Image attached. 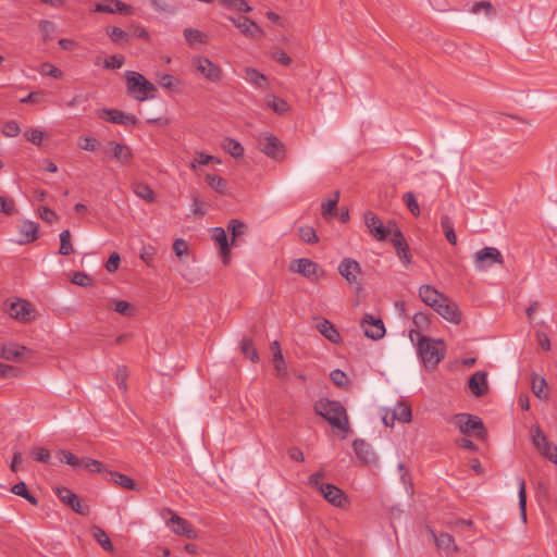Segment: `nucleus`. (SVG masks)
<instances>
[{
    "label": "nucleus",
    "instance_id": "2f4dec72",
    "mask_svg": "<svg viewBox=\"0 0 557 557\" xmlns=\"http://www.w3.org/2000/svg\"><path fill=\"white\" fill-rule=\"evenodd\" d=\"M91 535L95 539V541L98 542V544L107 552L113 550V545L106 533L103 529H101L98 525H92L90 529Z\"/></svg>",
    "mask_w": 557,
    "mask_h": 557
},
{
    "label": "nucleus",
    "instance_id": "4d7b16f0",
    "mask_svg": "<svg viewBox=\"0 0 557 557\" xmlns=\"http://www.w3.org/2000/svg\"><path fill=\"white\" fill-rule=\"evenodd\" d=\"M81 467L85 468L89 472H102L103 466L100 461L92 458H83Z\"/></svg>",
    "mask_w": 557,
    "mask_h": 557
},
{
    "label": "nucleus",
    "instance_id": "412c9836",
    "mask_svg": "<svg viewBox=\"0 0 557 557\" xmlns=\"http://www.w3.org/2000/svg\"><path fill=\"white\" fill-rule=\"evenodd\" d=\"M419 296L426 306L433 309H435L442 301H446V296L431 285H422L419 288Z\"/></svg>",
    "mask_w": 557,
    "mask_h": 557
},
{
    "label": "nucleus",
    "instance_id": "0e129e2a",
    "mask_svg": "<svg viewBox=\"0 0 557 557\" xmlns=\"http://www.w3.org/2000/svg\"><path fill=\"white\" fill-rule=\"evenodd\" d=\"M21 128L16 121L12 120L4 124L3 126V135L7 137H15L20 134Z\"/></svg>",
    "mask_w": 557,
    "mask_h": 557
},
{
    "label": "nucleus",
    "instance_id": "a211bd4d",
    "mask_svg": "<svg viewBox=\"0 0 557 557\" xmlns=\"http://www.w3.org/2000/svg\"><path fill=\"white\" fill-rule=\"evenodd\" d=\"M361 326L363 329L364 335L371 339H380L385 334V327L382 320L374 319L370 314H367L363 318Z\"/></svg>",
    "mask_w": 557,
    "mask_h": 557
},
{
    "label": "nucleus",
    "instance_id": "bf43d9fd",
    "mask_svg": "<svg viewBox=\"0 0 557 557\" xmlns=\"http://www.w3.org/2000/svg\"><path fill=\"white\" fill-rule=\"evenodd\" d=\"M32 457L39 462L50 463V453L44 447H36L30 451Z\"/></svg>",
    "mask_w": 557,
    "mask_h": 557
},
{
    "label": "nucleus",
    "instance_id": "0eeeda50",
    "mask_svg": "<svg viewBox=\"0 0 557 557\" xmlns=\"http://www.w3.org/2000/svg\"><path fill=\"white\" fill-rule=\"evenodd\" d=\"M533 445L542 456L549 461L557 463V446L552 444L539 425H533L530 430Z\"/></svg>",
    "mask_w": 557,
    "mask_h": 557
},
{
    "label": "nucleus",
    "instance_id": "f8f14e48",
    "mask_svg": "<svg viewBox=\"0 0 557 557\" xmlns=\"http://www.w3.org/2000/svg\"><path fill=\"white\" fill-rule=\"evenodd\" d=\"M9 314L11 318L23 323H28L36 319V311L34 307L25 299H17L16 301L11 302Z\"/></svg>",
    "mask_w": 557,
    "mask_h": 557
},
{
    "label": "nucleus",
    "instance_id": "9b49d317",
    "mask_svg": "<svg viewBox=\"0 0 557 557\" xmlns=\"http://www.w3.org/2000/svg\"><path fill=\"white\" fill-rule=\"evenodd\" d=\"M364 223L370 232V234L376 240H385L389 234L392 233L393 223H388V225H384L380 218L371 211H367L364 213Z\"/></svg>",
    "mask_w": 557,
    "mask_h": 557
},
{
    "label": "nucleus",
    "instance_id": "c85d7f7f",
    "mask_svg": "<svg viewBox=\"0 0 557 557\" xmlns=\"http://www.w3.org/2000/svg\"><path fill=\"white\" fill-rule=\"evenodd\" d=\"M436 546L438 549L445 552L446 554H453L457 552L458 547L455 543L454 537L448 533H441L438 535H433Z\"/></svg>",
    "mask_w": 557,
    "mask_h": 557
},
{
    "label": "nucleus",
    "instance_id": "5fc2aeb1",
    "mask_svg": "<svg viewBox=\"0 0 557 557\" xmlns=\"http://www.w3.org/2000/svg\"><path fill=\"white\" fill-rule=\"evenodd\" d=\"M227 231L232 233L231 244H234L236 237L244 233V223L238 220H231L227 225Z\"/></svg>",
    "mask_w": 557,
    "mask_h": 557
},
{
    "label": "nucleus",
    "instance_id": "49530a36",
    "mask_svg": "<svg viewBox=\"0 0 557 557\" xmlns=\"http://www.w3.org/2000/svg\"><path fill=\"white\" fill-rule=\"evenodd\" d=\"M129 376V372L125 366H121L117 368L115 372V381L119 388L123 392H127V379Z\"/></svg>",
    "mask_w": 557,
    "mask_h": 557
},
{
    "label": "nucleus",
    "instance_id": "f03ea898",
    "mask_svg": "<svg viewBox=\"0 0 557 557\" xmlns=\"http://www.w3.org/2000/svg\"><path fill=\"white\" fill-rule=\"evenodd\" d=\"M317 414L324 418L334 429L344 433L349 431V421L346 409L339 401L321 398L314 404Z\"/></svg>",
    "mask_w": 557,
    "mask_h": 557
},
{
    "label": "nucleus",
    "instance_id": "b1692460",
    "mask_svg": "<svg viewBox=\"0 0 557 557\" xmlns=\"http://www.w3.org/2000/svg\"><path fill=\"white\" fill-rule=\"evenodd\" d=\"M468 386L475 397H481L488 391L487 374L484 371H476L469 379Z\"/></svg>",
    "mask_w": 557,
    "mask_h": 557
},
{
    "label": "nucleus",
    "instance_id": "dca6fc26",
    "mask_svg": "<svg viewBox=\"0 0 557 557\" xmlns=\"http://www.w3.org/2000/svg\"><path fill=\"white\" fill-rule=\"evenodd\" d=\"M221 7L227 11L238 12L236 15H227V20L242 32H244V16L242 11L244 10V0H219Z\"/></svg>",
    "mask_w": 557,
    "mask_h": 557
},
{
    "label": "nucleus",
    "instance_id": "58836bf2",
    "mask_svg": "<svg viewBox=\"0 0 557 557\" xmlns=\"http://www.w3.org/2000/svg\"><path fill=\"white\" fill-rule=\"evenodd\" d=\"M11 492L17 496L25 498L34 506L38 504V499L33 494H30L25 482H18L14 484L11 487Z\"/></svg>",
    "mask_w": 557,
    "mask_h": 557
},
{
    "label": "nucleus",
    "instance_id": "72a5a7b5",
    "mask_svg": "<svg viewBox=\"0 0 557 557\" xmlns=\"http://www.w3.org/2000/svg\"><path fill=\"white\" fill-rule=\"evenodd\" d=\"M392 414L397 421L403 423H409L412 417L411 408L404 403H398L392 409Z\"/></svg>",
    "mask_w": 557,
    "mask_h": 557
},
{
    "label": "nucleus",
    "instance_id": "e2e57ef3",
    "mask_svg": "<svg viewBox=\"0 0 557 557\" xmlns=\"http://www.w3.org/2000/svg\"><path fill=\"white\" fill-rule=\"evenodd\" d=\"M107 33L110 36L111 40L114 42H121L123 40L128 39L127 34L122 28H120L117 26L108 28Z\"/></svg>",
    "mask_w": 557,
    "mask_h": 557
},
{
    "label": "nucleus",
    "instance_id": "c756f323",
    "mask_svg": "<svg viewBox=\"0 0 557 557\" xmlns=\"http://www.w3.org/2000/svg\"><path fill=\"white\" fill-rule=\"evenodd\" d=\"M274 374L275 376L284 384L289 381V371L287 368V363L284 359V356H278V358L272 359Z\"/></svg>",
    "mask_w": 557,
    "mask_h": 557
},
{
    "label": "nucleus",
    "instance_id": "69168bd1",
    "mask_svg": "<svg viewBox=\"0 0 557 557\" xmlns=\"http://www.w3.org/2000/svg\"><path fill=\"white\" fill-rule=\"evenodd\" d=\"M124 63V57L120 54L111 55L109 59L104 60V67L106 69H120Z\"/></svg>",
    "mask_w": 557,
    "mask_h": 557
},
{
    "label": "nucleus",
    "instance_id": "e433bc0d",
    "mask_svg": "<svg viewBox=\"0 0 557 557\" xmlns=\"http://www.w3.org/2000/svg\"><path fill=\"white\" fill-rule=\"evenodd\" d=\"M222 148L234 158H239L244 153V147L242 144L231 137L223 139Z\"/></svg>",
    "mask_w": 557,
    "mask_h": 557
},
{
    "label": "nucleus",
    "instance_id": "a18cd8bd",
    "mask_svg": "<svg viewBox=\"0 0 557 557\" xmlns=\"http://www.w3.org/2000/svg\"><path fill=\"white\" fill-rule=\"evenodd\" d=\"M298 234L300 239L306 244H315L319 240L315 230L312 226L306 225L299 227Z\"/></svg>",
    "mask_w": 557,
    "mask_h": 557
},
{
    "label": "nucleus",
    "instance_id": "ea45409f",
    "mask_svg": "<svg viewBox=\"0 0 557 557\" xmlns=\"http://www.w3.org/2000/svg\"><path fill=\"white\" fill-rule=\"evenodd\" d=\"M441 226L445 234L446 239L451 244H457V236L454 230V223L448 215H442L441 218Z\"/></svg>",
    "mask_w": 557,
    "mask_h": 557
},
{
    "label": "nucleus",
    "instance_id": "7ed1b4c3",
    "mask_svg": "<svg viewBox=\"0 0 557 557\" xmlns=\"http://www.w3.org/2000/svg\"><path fill=\"white\" fill-rule=\"evenodd\" d=\"M127 94L137 101H145L153 98L156 86L138 72L129 71L126 73Z\"/></svg>",
    "mask_w": 557,
    "mask_h": 557
},
{
    "label": "nucleus",
    "instance_id": "cd10ccee",
    "mask_svg": "<svg viewBox=\"0 0 557 557\" xmlns=\"http://www.w3.org/2000/svg\"><path fill=\"white\" fill-rule=\"evenodd\" d=\"M354 450L357 457L364 463L372 462L374 460V453L371 446L363 440H356L352 443Z\"/></svg>",
    "mask_w": 557,
    "mask_h": 557
},
{
    "label": "nucleus",
    "instance_id": "4be33fe9",
    "mask_svg": "<svg viewBox=\"0 0 557 557\" xmlns=\"http://www.w3.org/2000/svg\"><path fill=\"white\" fill-rule=\"evenodd\" d=\"M100 117L106 119L111 123L121 125H135L137 123V117L135 115L126 114L117 109H106L102 111Z\"/></svg>",
    "mask_w": 557,
    "mask_h": 557
},
{
    "label": "nucleus",
    "instance_id": "7c9ffc66",
    "mask_svg": "<svg viewBox=\"0 0 557 557\" xmlns=\"http://www.w3.org/2000/svg\"><path fill=\"white\" fill-rule=\"evenodd\" d=\"M265 104L277 114H285L289 110L288 103L273 94L267 95Z\"/></svg>",
    "mask_w": 557,
    "mask_h": 557
},
{
    "label": "nucleus",
    "instance_id": "8fccbe9b",
    "mask_svg": "<svg viewBox=\"0 0 557 557\" xmlns=\"http://www.w3.org/2000/svg\"><path fill=\"white\" fill-rule=\"evenodd\" d=\"M60 456L59 460L60 462H65L70 465L73 468H79L82 463V459H78L74 454L67 450H60L58 453Z\"/></svg>",
    "mask_w": 557,
    "mask_h": 557
},
{
    "label": "nucleus",
    "instance_id": "6e6552de",
    "mask_svg": "<svg viewBox=\"0 0 557 557\" xmlns=\"http://www.w3.org/2000/svg\"><path fill=\"white\" fill-rule=\"evenodd\" d=\"M289 270L311 281H318L324 276V271L319 264L308 258L293 260Z\"/></svg>",
    "mask_w": 557,
    "mask_h": 557
},
{
    "label": "nucleus",
    "instance_id": "c9c22d12",
    "mask_svg": "<svg viewBox=\"0 0 557 557\" xmlns=\"http://www.w3.org/2000/svg\"><path fill=\"white\" fill-rule=\"evenodd\" d=\"M547 383L546 380L537 374L532 375V392L540 399H546L548 397V393L546 391Z\"/></svg>",
    "mask_w": 557,
    "mask_h": 557
},
{
    "label": "nucleus",
    "instance_id": "aec40b11",
    "mask_svg": "<svg viewBox=\"0 0 557 557\" xmlns=\"http://www.w3.org/2000/svg\"><path fill=\"white\" fill-rule=\"evenodd\" d=\"M321 494L326 502L335 507H344L347 504L346 494L334 484L327 483Z\"/></svg>",
    "mask_w": 557,
    "mask_h": 557
},
{
    "label": "nucleus",
    "instance_id": "473e14b6",
    "mask_svg": "<svg viewBox=\"0 0 557 557\" xmlns=\"http://www.w3.org/2000/svg\"><path fill=\"white\" fill-rule=\"evenodd\" d=\"M109 475L117 485L122 486L125 490H128V491H137L138 490L137 483L126 474H122V473L115 472V471H110Z\"/></svg>",
    "mask_w": 557,
    "mask_h": 557
},
{
    "label": "nucleus",
    "instance_id": "ddd939ff",
    "mask_svg": "<svg viewBox=\"0 0 557 557\" xmlns=\"http://www.w3.org/2000/svg\"><path fill=\"white\" fill-rule=\"evenodd\" d=\"M338 272L349 284H360L362 271L357 260L344 258L338 265Z\"/></svg>",
    "mask_w": 557,
    "mask_h": 557
},
{
    "label": "nucleus",
    "instance_id": "09e8293b",
    "mask_svg": "<svg viewBox=\"0 0 557 557\" xmlns=\"http://www.w3.org/2000/svg\"><path fill=\"white\" fill-rule=\"evenodd\" d=\"M403 200H404L405 205L407 206V208L409 209V211L414 216H418L420 214V207H419V203H418L413 193L408 191V193L404 194Z\"/></svg>",
    "mask_w": 557,
    "mask_h": 557
},
{
    "label": "nucleus",
    "instance_id": "680f3d73",
    "mask_svg": "<svg viewBox=\"0 0 557 557\" xmlns=\"http://www.w3.org/2000/svg\"><path fill=\"white\" fill-rule=\"evenodd\" d=\"M208 185L216 191H222L225 187V182L215 174H208L206 176Z\"/></svg>",
    "mask_w": 557,
    "mask_h": 557
},
{
    "label": "nucleus",
    "instance_id": "bb28decb",
    "mask_svg": "<svg viewBox=\"0 0 557 557\" xmlns=\"http://www.w3.org/2000/svg\"><path fill=\"white\" fill-rule=\"evenodd\" d=\"M39 225L33 221L25 220L23 221L20 233L23 236V239L20 240V244H28L33 243L38 238Z\"/></svg>",
    "mask_w": 557,
    "mask_h": 557
},
{
    "label": "nucleus",
    "instance_id": "37998d69",
    "mask_svg": "<svg viewBox=\"0 0 557 557\" xmlns=\"http://www.w3.org/2000/svg\"><path fill=\"white\" fill-rule=\"evenodd\" d=\"M60 249L59 253L62 256H69L74 252L73 245L71 243V232L69 230H64L60 234Z\"/></svg>",
    "mask_w": 557,
    "mask_h": 557
},
{
    "label": "nucleus",
    "instance_id": "79ce46f5",
    "mask_svg": "<svg viewBox=\"0 0 557 557\" xmlns=\"http://www.w3.org/2000/svg\"><path fill=\"white\" fill-rule=\"evenodd\" d=\"M265 36L264 30L252 20L246 17V37L260 40Z\"/></svg>",
    "mask_w": 557,
    "mask_h": 557
},
{
    "label": "nucleus",
    "instance_id": "338daca9",
    "mask_svg": "<svg viewBox=\"0 0 557 557\" xmlns=\"http://www.w3.org/2000/svg\"><path fill=\"white\" fill-rule=\"evenodd\" d=\"M331 380L337 386H344L347 384V375L339 369H335L331 372Z\"/></svg>",
    "mask_w": 557,
    "mask_h": 557
},
{
    "label": "nucleus",
    "instance_id": "774afa93",
    "mask_svg": "<svg viewBox=\"0 0 557 557\" xmlns=\"http://www.w3.org/2000/svg\"><path fill=\"white\" fill-rule=\"evenodd\" d=\"M120 255L117 252H112L106 263V269L109 273H113L119 269L120 264Z\"/></svg>",
    "mask_w": 557,
    "mask_h": 557
},
{
    "label": "nucleus",
    "instance_id": "2eb2a0df",
    "mask_svg": "<svg viewBox=\"0 0 557 557\" xmlns=\"http://www.w3.org/2000/svg\"><path fill=\"white\" fill-rule=\"evenodd\" d=\"M212 239L219 245V255L225 265L230 264L231 251L230 247L233 245L227 238L226 232L223 227H213L210 230Z\"/></svg>",
    "mask_w": 557,
    "mask_h": 557
},
{
    "label": "nucleus",
    "instance_id": "20e7f679",
    "mask_svg": "<svg viewBox=\"0 0 557 557\" xmlns=\"http://www.w3.org/2000/svg\"><path fill=\"white\" fill-rule=\"evenodd\" d=\"M258 149L267 157L275 160L283 161L286 158L285 145L273 134H261L257 139Z\"/></svg>",
    "mask_w": 557,
    "mask_h": 557
},
{
    "label": "nucleus",
    "instance_id": "4c0bfd02",
    "mask_svg": "<svg viewBox=\"0 0 557 557\" xmlns=\"http://www.w3.org/2000/svg\"><path fill=\"white\" fill-rule=\"evenodd\" d=\"M184 37H185V40L190 46H195L197 44H205L207 41V35L205 33H202L201 30H199L197 28H191V27L184 29Z\"/></svg>",
    "mask_w": 557,
    "mask_h": 557
},
{
    "label": "nucleus",
    "instance_id": "6ab92c4d",
    "mask_svg": "<svg viewBox=\"0 0 557 557\" xmlns=\"http://www.w3.org/2000/svg\"><path fill=\"white\" fill-rule=\"evenodd\" d=\"M196 70L210 81H218L220 78V69L212 63L209 59L197 57L193 61Z\"/></svg>",
    "mask_w": 557,
    "mask_h": 557
},
{
    "label": "nucleus",
    "instance_id": "1a4fd4ad",
    "mask_svg": "<svg viewBox=\"0 0 557 557\" xmlns=\"http://www.w3.org/2000/svg\"><path fill=\"white\" fill-rule=\"evenodd\" d=\"M54 493L59 497V499L71 507L76 513L82 516H88L90 512V508L87 504L83 503L81 498L73 493L70 488L65 486L55 487Z\"/></svg>",
    "mask_w": 557,
    "mask_h": 557
},
{
    "label": "nucleus",
    "instance_id": "423d86ee",
    "mask_svg": "<svg viewBox=\"0 0 557 557\" xmlns=\"http://www.w3.org/2000/svg\"><path fill=\"white\" fill-rule=\"evenodd\" d=\"M473 263L476 271H484L494 264H503L504 257L496 247H484L473 255Z\"/></svg>",
    "mask_w": 557,
    "mask_h": 557
},
{
    "label": "nucleus",
    "instance_id": "052dcab7",
    "mask_svg": "<svg viewBox=\"0 0 557 557\" xmlns=\"http://www.w3.org/2000/svg\"><path fill=\"white\" fill-rule=\"evenodd\" d=\"M481 11H484L486 15H493L495 13L493 4L488 1H480L471 9V12L474 14H479Z\"/></svg>",
    "mask_w": 557,
    "mask_h": 557
},
{
    "label": "nucleus",
    "instance_id": "f257e3e1",
    "mask_svg": "<svg viewBox=\"0 0 557 557\" xmlns=\"http://www.w3.org/2000/svg\"><path fill=\"white\" fill-rule=\"evenodd\" d=\"M409 338L416 345L425 368L434 369L444 358L445 350L442 341L436 342L423 336L418 330H410Z\"/></svg>",
    "mask_w": 557,
    "mask_h": 557
},
{
    "label": "nucleus",
    "instance_id": "13d9d810",
    "mask_svg": "<svg viewBox=\"0 0 557 557\" xmlns=\"http://www.w3.org/2000/svg\"><path fill=\"white\" fill-rule=\"evenodd\" d=\"M339 199V191L334 193V197L332 199H329L327 201H324L322 203V214L326 216L327 214L334 213L337 202Z\"/></svg>",
    "mask_w": 557,
    "mask_h": 557
},
{
    "label": "nucleus",
    "instance_id": "a19ab883",
    "mask_svg": "<svg viewBox=\"0 0 557 557\" xmlns=\"http://www.w3.org/2000/svg\"><path fill=\"white\" fill-rule=\"evenodd\" d=\"M517 481H518V487H519V491H518L519 509H520L521 518H522L523 522H525L527 521V512H525V507H527L525 480L523 478H518Z\"/></svg>",
    "mask_w": 557,
    "mask_h": 557
},
{
    "label": "nucleus",
    "instance_id": "393cba45",
    "mask_svg": "<svg viewBox=\"0 0 557 557\" xmlns=\"http://www.w3.org/2000/svg\"><path fill=\"white\" fill-rule=\"evenodd\" d=\"M25 351H27L25 346L15 343H9L0 346V358L9 361H18Z\"/></svg>",
    "mask_w": 557,
    "mask_h": 557
},
{
    "label": "nucleus",
    "instance_id": "6e6d98bb",
    "mask_svg": "<svg viewBox=\"0 0 557 557\" xmlns=\"http://www.w3.org/2000/svg\"><path fill=\"white\" fill-rule=\"evenodd\" d=\"M25 138L36 146H40L44 139V132L37 128H29L24 133Z\"/></svg>",
    "mask_w": 557,
    "mask_h": 557
},
{
    "label": "nucleus",
    "instance_id": "9d476101",
    "mask_svg": "<svg viewBox=\"0 0 557 557\" xmlns=\"http://www.w3.org/2000/svg\"><path fill=\"white\" fill-rule=\"evenodd\" d=\"M104 152L110 156V159L115 160L121 165H129L134 158L129 146L115 140L108 143Z\"/></svg>",
    "mask_w": 557,
    "mask_h": 557
},
{
    "label": "nucleus",
    "instance_id": "a878e982",
    "mask_svg": "<svg viewBox=\"0 0 557 557\" xmlns=\"http://www.w3.org/2000/svg\"><path fill=\"white\" fill-rule=\"evenodd\" d=\"M317 330L331 343L338 344L342 342V336L332 322L322 319L317 324Z\"/></svg>",
    "mask_w": 557,
    "mask_h": 557
},
{
    "label": "nucleus",
    "instance_id": "f704fd0d",
    "mask_svg": "<svg viewBox=\"0 0 557 557\" xmlns=\"http://www.w3.org/2000/svg\"><path fill=\"white\" fill-rule=\"evenodd\" d=\"M132 188L137 197L146 200L147 202L154 201V193L147 184L141 182H135L133 183Z\"/></svg>",
    "mask_w": 557,
    "mask_h": 557
},
{
    "label": "nucleus",
    "instance_id": "4468645a",
    "mask_svg": "<svg viewBox=\"0 0 557 557\" xmlns=\"http://www.w3.org/2000/svg\"><path fill=\"white\" fill-rule=\"evenodd\" d=\"M171 513V518L168 520V525L172 529V531L181 536L186 539H196L197 533L194 527L184 518L172 512L170 509L166 510Z\"/></svg>",
    "mask_w": 557,
    "mask_h": 557
},
{
    "label": "nucleus",
    "instance_id": "864d4df0",
    "mask_svg": "<svg viewBox=\"0 0 557 557\" xmlns=\"http://www.w3.org/2000/svg\"><path fill=\"white\" fill-rule=\"evenodd\" d=\"M0 213L5 215H13L16 213L14 200L0 196Z\"/></svg>",
    "mask_w": 557,
    "mask_h": 557
},
{
    "label": "nucleus",
    "instance_id": "f3484780",
    "mask_svg": "<svg viewBox=\"0 0 557 557\" xmlns=\"http://www.w3.org/2000/svg\"><path fill=\"white\" fill-rule=\"evenodd\" d=\"M434 311L450 323L458 324L461 321L462 315L458 306L448 297H446V301H442Z\"/></svg>",
    "mask_w": 557,
    "mask_h": 557
},
{
    "label": "nucleus",
    "instance_id": "de8ad7c7",
    "mask_svg": "<svg viewBox=\"0 0 557 557\" xmlns=\"http://www.w3.org/2000/svg\"><path fill=\"white\" fill-rule=\"evenodd\" d=\"M113 310L125 317H131L135 312L134 306L125 300H115Z\"/></svg>",
    "mask_w": 557,
    "mask_h": 557
},
{
    "label": "nucleus",
    "instance_id": "603ef678",
    "mask_svg": "<svg viewBox=\"0 0 557 557\" xmlns=\"http://www.w3.org/2000/svg\"><path fill=\"white\" fill-rule=\"evenodd\" d=\"M78 147L86 151H96L99 148V141L95 137H79Z\"/></svg>",
    "mask_w": 557,
    "mask_h": 557
},
{
    "label": "nucleus",
    "instance_id": "c03bdc74",
    "mask_svg": "<svg viewBox=\"0 0 557 557\" xmlns=\"http://www.w3.org/2000/svg\"><path fill=\"white\" fill-rule=\"evenodd\" d=\"M55 30H57V26L53 22L48 21V20L40 21L39 32H40L45 42L54 38Z\"/></svg>",
    "mask_w": 557,
    "mask_h": 557
},
{
    "label": "nucleus",
    "instance_id": "3c124183",
    "mask_svg": "<svg viewBox=\"0 0 557 557\" xmlns=\"http://www.w3.org/2000/svg\"><path fill=\"white\" fill-rule=\"evenodd\" d=\"M324 476H325V473L323 471L314 472L309 476L308 483L312 488H314L321 493L323 491V487L327 484V483L322 482Z\"/></svg>",
    "mask_w": 557,
    "mask_h": 557
},
{
    "label": "nucleus",
    "instance_id": "39448f33",
    "mask_svg": "<svg viewBox=\"0 0 557 557\" xmlns=\"http://www.w3.org/2000/svg\"><path fill=\"white\" fill-rule=\"evenodd\" d=\"M453 421L465 435H473L481 440L486 436L485 426L482 420L476 416L459 413L454 417Z\"/></svg>",
    "mask_w": 557,
    "mask_h": 557
},
{
    "label": "nucleus",
    "instance_id": "5701e85b",
    "mask_svg": "<svg viewBox=\"0 0 557 557\" xmlns=\"http://www.w3.org/2000/svg\"><path fill=\"white\" fill-rule=\"evenodd\" d=\"M246 82L262 92L271 88V79L252 67H246Z\"/></svg>",
    "mask_w": 557,
    "mask_h": 557
}]
</instances>
